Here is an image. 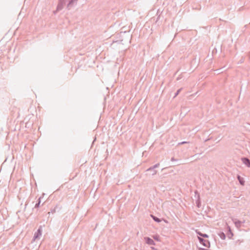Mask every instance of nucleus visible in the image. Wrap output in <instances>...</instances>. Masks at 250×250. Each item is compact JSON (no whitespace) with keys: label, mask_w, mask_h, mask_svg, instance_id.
<instances>
[{"label":"nucleus","mask_w":250,"mask_h":250,"mask_svg":"<svg viewBox=\"0 0 250 250\" xmlns=\"http://www.w3.org/2000/svg\"><path fill=\"white\" fill-rule=\"evenodd\" d=\"M150 171H152V175H154L157 173V170H155V169H154L153 170H151Z\"/></svg>","instance_id":"nucleus-13"},{"label":"nucleus","mask_w":250,"mask_h":250,"mask_svg":"<svg viewBox=\"0 0 250 250\" xmlns=\"http://www.w3.org/2000/svg\"><path fill=\"white\" fill-rule=\"evenodd\" d=\"M171 161H176V160H175L173 157H172V158L171 159Z\"/></svg>","instance_id":"nucleus-16"},{"label":"nucleus","mask_w":250,"mask_h":250,"mask_svg":"<svg viewBox=\"0 0 250 250\" xmlns=\"http://www.w3.org/2000/svg\"><path fill=\"white\" fill-rule=\"evenodd\" d=\"M197 206H198V207H199V202L197 203Z\"/></svg>","instance_id":"nucleus-18"},{"label":"nucleus","mask_w":250,"mask_h":250,"mask_svg":"<svg viewBox=\"0 0 250 250\" xmlns=\"http://www.w3.org/2000/svg\"><path fill=\"white\" fill-rule=\"evenodd\" d=\"M154 238L155 239H157V236H156V237H154Z\"/></svg>","instance_id":"nucleus-21"},{"label":"nucleus","mask_w":250,"mask_h":250,"mask_svg":"<svg viewBox=\"0 0 250 250\" xmlns=\"http://www.w3.org/2000/svg\"><path fill=\"white\" fill-rule=\"evenodd\" d=\"M42 235V227L41 226L39 227L37 232L34 234L33 241H35L37 239H39Z\"/></svg>","instance_id":"nucleus-2"},{"label":"nucleus","mask_w":250,"mask_h":250,"mask_svg":"<svg viewBox=\"0 0 250 250\" xmlns=\"http://www.w3.org/2000/svg\"><path fill=\"white\" fill-rule=\"evenodd\" d=\"M232 221L234 223L235 227L237 229L240 228L241 227L242 224L245 223V221L241 222L239 220H237L235 218H232Z\"/></svg>","instance_id":"nucleus-4"},{"label":"nucleus","mask_w":250,"mask_h":250,"mask_svg":"<svg viewBox=\"0 0 250 250\" xmlns=\"http://www.w3.org/2000/svg\"><path fill=\"white\" fill-rule=\"evenodd\" d=\"M75 5V0H59L57 10H62L64 5H66L67 8L69 10Z\"/></svg>","instance_id":"nucleus-1"},{"label":"nucleus","mask_w":250,"mask_h":250,"mask_svg":"<svg viewBox=\"0 0 250 250\" xmlns=\"http://www.w3.org/2000/svg\"><path fill=\"white\" fill-rule=\"evenodd\" d=\"M222 237H224V238H225V234H223V236H222Z\"/></svg>","instance_id":"nucleus-19"},{"label":"nucleus","mask_w":250,"mask_h":250,"mask_svg":"<svg viewBox=\"0 0 250 250\" xmlns=\"http://www.w3.org/2000/svg\"><path fill=\"white\" fill-rule=\"evenodd\" d=\"M222 237H224V238H225V234H223V236H222Z\"/></svg>","instance_id":"nucleus-20"},{"label":"nucleus","mask_w":250,"mask_h":250,"mask_svg":"<svg viewBox=\"0 0 250 250\" xmlns=\"http://www.w3.org/2000/svg\"><path fill=\"white\" fill-rule=\"evenodd\" d=\"M237 178L240 184L241 185L244 186L245 185V180H244L243 178L241 177L240 175H237Z\"/></svg>","instance_id":"nucleus-7"},{"label":"nucleus","mask_w":250,"mask_h":250,"mask_svg":"<svg viewBox=\"0 0 250 250\" xmlns=\"http://www.w3.org/2000/svg\"><path fill=\"white\" fill-rule=\"evenodd\" d=\"M181 90H182V88H180L177 90V91L176 92V93L175 94L174 97H175L176 96H177L178 95V94L180 93V92L181 91Z\"/></svg>","instance_id":"nucleus-12"},{"label":"nucleus","mask_w":250,"mask_h":250,"mask_svg":"<svg viewBox=\"0 0 250 250\" xmlns=\"http://www.w3.org/2000/svg\"><path fill=\"white\" fill-rule=\"evenodd\" d=\"M198 238L200 243L202 244L204 246L207 248H209L210 243L208 240H205L200 237H198Z\"/></svg>","instance_id":"nucleus-3"},{"label":"nucleus","mask_w":250,"mask_h":250,"mask_svg":"<svg viewBox=\"0 0 250 250\" xmlns=\"http://www.w3.org/2000/svg\"><path fill=\"white\" fill-rule=\"evenodd\" d=\"M77 1H78V0H75V4H76L77 3Z\"/></svg>","instance_id":"nucleus-17"},{"label":"nucleus","mask_w":250,"mask_h":250,"mask_svg":"<svg viewBox=\"0 0 250 250\" xmlns=\"http://www.w3.org/2000/svg\"><path fill=\"white\" fill-rule=\"evenodd\" d=\"M241 161L248 167H250V160L248 158L246 157L242 158Z\"/></svg>","instance_id":"nucleus-5"},{"label":"nucleus","mask_w":250,"mask_h":250,"mask_svg":"<svg viewBox=\"0 0 250 250\" xmlns=\"http://www.w3.org/2000/svg\"><path fill=\"white\" fill-rule=\"evenodd\" d=\"M151 216L155 222H158V223H159L161 222V220L159 218H157V217H156L153 215H151Z\"/></svg>","instance_id":"nucleus-10"},{"label":"nucleus","mask_w":250,"mask_h":250,"mask_svg":"<svg viewBox=\"0 0 250 250\" xmlns=\"http://www.w3.org/2000/svg\"><path fill=\"white\" fill-rule=\"evenodd\" d=\"M195 194H198V200H199V194L198 193L197 191H195Z\"/></svg>","instance_id":"nucleus-15"},{"label":"nucleus","mask_w":250,"mask_h":250,"mask_svg":"<svg viewBox=\"0 0 250 250\" xmlns=\"http://www.w3.org/2000/svg\"><path fill=\"white\" fill-rule=\"evenodd\" d=\"M159 165H160V164L159 163H157V164H155V165H154L153 166L149 168H148V169H147L146 171H149L151 170H153L154 169L159 167Z\"/></svg>","instance_id":"nucleus-8"},{"label":"nucleus","mask_w":250,"mask_h":250,"mask_svg":"<svg viewBox=\"0 0 250 250\" xmlns=\"http://www.w3.org/2000/svg\"><path fill=\"white\" fill-rule=\"evenodd\" d=\"M188 143V142H185V141H184V142H182L179 143L178 144V145H183V144H187V143Z\"/></svg>","instance_id":"nucleus-14"},{"label":"nucleus","mask_w":250,"mask_h":250,"mask_svg":"<svg viewBox=\"0 0 250 250\" xmlns=\"http://www.w3.org/2000/svg\"><path fill=\"white\" fill-rule=\"evenodd\" d=\"M197 233L200 236L203 237L204 238H208V236L207 234H203L201 233V232L196 231Z\"/></svg>","instance_id":"nucleus-9"},{"label":"nucleus","mask_w":250,"mask_h":250,"mask_svg":"<svg viewBox=\"0 0 250 250\" xmlns=\"http://www.w3.org/2000/svg\"><path fill=\"white\" fill-rule=\"evenodd\" d=\"M145 239L146 240V244L149 245H155V243L154 241L151 238L149 237H145Z\"/></svg>","instance_id":"nucleus-6"},{"label":"nucleus","mask_w":250,"mask_h":250,"mask_svg":"<svg viewBox=\"0 0 250 250\" xmlns=\"http://www.w3.org/2000/svg\"><path fill=\"white\" fill-rule=\"evenodd\" d=\"M40 203H41V198H39V201H38V203H37L35 206V208H39V206H40Z\"/></svg>","instance_id":"nucleus-11"}]
</instances>
